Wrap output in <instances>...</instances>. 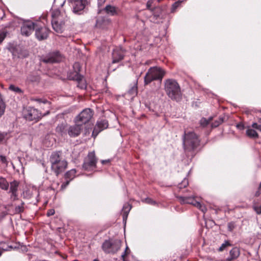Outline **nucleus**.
Masks as SVG:
<instances>
[{
  "mask_svg": "<svg viewBox=\"0 0 261 261\" xmlns=\"http://www.w3.org/2000/svg\"><path fill=\"white\" fill-rule=\"evenodd\" d=\"M49 162L51 169L56 175L64 171L67 166V162L62 159L60 151L53 152L50 156Z\"/></svg>",
  "mask_w": 261,
  "mask_h": 261,
  "instance_id": "nucleus-1",
  "label": "nucleus"
},
{
  "mask_svg": "<svg viewBox=\"0 0 261 261\" xmlns=\"http://www.w3.org/2000/svg\"><path fill=\"white\" fill-rule=\"evenodd\" d=\"M199 143L198 136L194 132L185 130L183 145L186 151L194 150L199 146Z\"/></svg>",
  "mask_w": 261,
  "mask_h": 261,
  "instance_id": "nucleus-2",
  "label": "nucleus"
},
{
  "mask_svg": "<svg viewBox=\"0 0 261 261\" xmlns=\"http://www.w3.org/2000/svg\"><path fill=\"white\" fill-rule=\"evenodd\" d=\"M165 90L168 96L172 99L178 100L181 95L180 87L177 82L173 79L165 82Z\"/></svg>",
  "mask_w": 261,
  "mask_h": 261,
  "instance_id": "nucleus-3",
  "label": "nucleus"
},
{
  "mask_svg": "<svg viewBox=\"0 0 261 261\" xmlns=\"http://www.w3.org/2000/svg\"><path fill=\"white\" fill-rule=\"evenodd\" d=\"M165 74V72L160 68L151 67L144 77L145 85L148 84L153 80H161Z\"/></svg>",
  "mask_w": 261,
  "mask_h": 261,
  "instance_id": "nucleus-4",
  "label": "nucleus"
},
{
  "mask_svg": "<svg viewBox=\"0 0 261 261\" xmlns=\"http://www.w3.org/2000/svg\"><path fill=\"white\" fill-rule=\"evenodd\" d=\"M122 242L120 240H106L102 245V249L106 253L114 254L121 248Z\"/></svg>",
  "mask_w": 261,
  "mask_h": 261,
  "instance_id": "nucleus-5",
  "label": "nucleus"
},
{
  "mask_svg": "<svg viewBox=\"0 0 261 261\" xmlns=\"http://www.w3.org/2000/svg\"><path fill=\"white\" fill-rule=\"evenodd\" d=\"M52 27L53 29L57 33H61L64 29V21L63 16L59 11H55L52 14Z\"/></svg>",
  "mask_w": 261,
  "mask_h": 261,
  "instance_id": "nucleus-6",
  "label": "nucleus"
},
{
  "mask_svg": "<svg viewBox=\"0 0 261 261\" xmlns=\"http://www.w3.org/2000/svg\"><path fill=\"white\" fill-rule=\"evenodd\" d=\"M62 127H63V129H65V132H67L70 137H76L79 136L83 129V126L81 124L76 123L75 124L73 125L66 126L65 127H63V125L59 126L57 127V129L58 130L62 132Z\"/></svg>",
  "mask_w": 261,
  "mask_h": 261,
  "instance_id": "nucleus-7",
  "label": "nucleus"
},
{
  "mask_svg": "<svg viewBox=\"0 0 261 261\" xmlns=\"http://www.w3.org/2000/svg\"><path fill=\"white\" fill-rule=\"evenodd\" d=\"M97 159L94 151L89 153L88 156L85 158L83 165V168L87 171H91L96 167Z\"/></svg>",
  "mask_w": 261,
  "mask_h": 261,
  "instance_id": "nucleus-8",
  "label": "nucleus"
},
{
  "mask_svg": "<svg viewBox=\"0 0 261 261\" xmlns=\"http://www.w3.org/2000/svg\"><path fill=\"white\" fill-rule=\"evenodd\" d=\"M93 116L92 111L90 109H86L82 111L75 119L76 123L83 124L88 122Z\"/></svg>",
  "mask_w": 261,
  "mask_h": 261,
  "instance_id": "nucleus-9",
  "label": "nucleus"
},
{
  "mask_svg": "<svg viewBox=\"0 0 261 261\" xmlns=\"http://www.w3.org/2000/svg\"><path fill=\"white\" fill-rule=\"evenodd\" d=\"M177 198L178 199L181 203H188L192 204L198 208L203 213H205L207 210L206 207L204 205L201 204L200 202L196 201L194 197L177 196Z\"/></svg>",
  "mask_w": 261,
  "mask_h": 261,
  "instance_id": "nucleus-10",
  "label": "nucleus"
},
{
  "mask_svg": "<svg viewBox=\"0 0 261 261\" xmlns=\"http://www.w3.org/2000/svg\"><path fill=\"white\" fill-rule=\"evenodd\" d=\"M68 1L72 8L73 12L75 14H80L88 4L87 0H68Z\"/></svg>",
  "mask_w": 261,
  "mask_h": 261,
  "instance_id": "nucleus-11",
  "label": "nucleus"
},
{
  "mask_svg": "<svg viewBox=\"0 0 261 261\" xmlns=\"http://www.w3.org/2000/svg\"><path fill=\"white\" fill-rule=\"evenodd\" d=\"M37 26V23H34L31 21H25L23 23L21 28L22 35L29 36Z\"/></svg>",
  "mask_w": 261,
  "mask_h": 261,
  "instance_id": "nucleus-12",
  "label": "nucleus"
},
{
  "mask_svg": "<svg viewBox=\"0 0 261 261\" xmlns=\"http://www.w3.org/2000/svg\"><path fill=\"white\" fill-rule=\"evenodd\" d=\"M49 30L45 27L38 26L35 28V35L39 40L46 39L48 35Z\"/></svg>",
  "mask_w": 261,
  "mask_h": 261,
  "instance_id": "nucleus-13",
  "label": "nucleus"
},
{
  "mask_svg": "<svg viewBox=\"0 0 261 261\" xmlns=\"http://www.w3.org/2000/svg\"><path fill=\"white\" fill-rule=\"evenodd\" d=\"M42 114L36 109L29 108L27 110L25 117L29 120H37L42 117Z\"/></svg>",
  "mask_w": 261,
  "mask_h": 261,
  "instance_id": "nucleus-14",
  "label": "nucleus"
},
{
  "mask_svg": "<svg viewBox=\"0 0 261 261\" xmlns=\"http://www.w3.org/2000/svg\"><path fill=\"white\" fill-rule=\"evenodd\" d=\"M108 127V122L106 119H101L97 121L94 130L92 133V136L94 138L98 135V134L107 128Z\"/></svg>",
  "mask_w": 261,
  "mask_h": 261,
  "instance_id": "nucleus-15",
  "label": "nucleus"
},
{
  "mask_svg": "<svg viewBox=\"0 0 261 261\" xmlns=\"http://www.w3.org/2000/svg\"><path fill=\"white\" fill-rule=\"evenodd\" d=\"M62 60V57L59 53H51L42 59L45 63H54L59 62Z\"/></svg>",
  "mask_w": 261,
  "mask_h": 261,
  "instance_id": "nucleus-16",
  "label": "nucleus"
},
{
  "mask_svg": "<svg viewBox=\"0 0 261 261\" xmlns=\"http://www.w3.org/2000/svg\"><path fill=\"white\" fill-rule=\"evenodd\" d=\"M19 182L16 180L11 182L10 184V191L9 193H11L10 199L12 201H15L18 199V188Z\"/></svg>",
  "mask_w": 261,
  "mask_h": 261,
  "instance_id": "nucleus-17",
  "label": "nucleus"
},
{
  "mask_svg": "<svg viewBox=\"0 0 261 261\" xmlns=\"http://www.w3.org/2000/svg\"><path fill=\"white\" fill-rule=\"evenodd\" d=\"M240 254L239 249L237 247H234L229 251V256L225 261H232L237 259L239 256Z\"/></svg>",
  "mask_w": 261,
  "mask_h": 261,
  "instance_id": "nucleus-18",
  "label": "nucleus"
},
{
  "mask_svg": "<svg viewBox=\"0 0 261 261\" xmlns=\"http://www.w3.org/2000/svg\"><path fill=\"white\" fill-rule=\"evenodd\" d=\"M113 63H115L117 62H118L119 61H121L123 58V54L121 52V51L115 49L113 50Z\"/></svg>",
  "mask_w": 261,
  "mask_h": 261,
  "instance_id": "nucleus-19",
  "label": "nucleus"
},
{
  "mask_svg": "<svg viewBox=\"0 0 261 261\" xmlns=\"http://www.w3.org/2000/svg\"><path fill=\"white\" fill-rule=\"evenodd\" d=\"M77 87L82 89H86V82L85 80L81 76H78L77 77Z\"/></svg>",
  "mask_w": 261,
  "mask_h": 261,
  "instance_id": "nucleus-20",
  "label": "nucleus"
},
{
  "mask_svg": "<svg viewBox=\"0 0 261 261\" xmlns=\"http://www.w3.org/2000/svg\"><path fill=\"white\" fill-rule=\"evenodd\" d=\"M76 172L75 169H71L68 171L65 175V179L71 181L75 177Z\"/></svg>",
  "mask_w": 261,
  "mask_h": 261,
  "instance_id": "nucleus-21",
  "label": "nucleus"
},
{
  "mask_svg": "<svg viewBox=\"0 0 261 261\" xmlns=\"http://www.w3.org/2000/svg\"><path fill=\"white\" fill-rule=\"evenodd\" d=\"M246 135L250 138H257L258 134L254 129L248 128L246 130Z\"/></svg>",
  "mask_w": 261,
  "mask_h": 261,
  "instance_id": "nucleus-22",
  "label": "nucleus"
},
{
  "mask_svg": "<svg viewBox=\"0 0 261 261\" xmlns=\"http://www.w3.org/2000/svg\"><path fill=\"white\" fill-rule=\"evenodd\" d=\"M104 11L110 15H114L116 13V10L115 7L111 5L107 6L104 9Z\"/></svg>",
  "mask_w": 261,
  "mask_h": 261,
  "instance_id": "nucleus-23",
  "label": "nucleus"
},
{
  "mask_svg": "<svg viewBox=\"0 0 261 261\" xmlns=\"http://www.w3.org/2000/svg\"><path fill=\"white\" fill-rule=\"evenodd\" d=\"M130 209H131V206L128 203H126L124 205V206L123 207V209H122L123 213V219H124L125 218H126L127 217L128 212H129Z\"/></svg>",
  "mask_w": 261,
  "mask_h": 261,
  "instance_id": "nucleus-24",
  "label": "nucleus"
},
{
  "mask_svg": "<svg viewBox=\"0 0 261 261\" xmlns=\"http://www.w3.org/2000/svg\"><path fill=\"white\" fill-rule=\"evenodd\" d=\"M9 188V184L6 179L3 177H0V188L7 190Z\"/></svg>",
  "mask_w": 261,
  "mask_h": 261,
  "instance_id": "nucleus-25",
  "label": "nucleus"
},
{
  "mask_svg": "<svg viewBox=\"0 0 261 261\" xmlns=\"http://www.w3.org/2000/svg\"><path fill=\"white\" fill-rule=\"evenodd\" d=\"M5 104L3 100L2 96L0 94V117L4 115L5 111Z\"/></svg>",
  "mask_w": 261,
  "mask_h": 261,
  "instance_id": "nucleus-26",
  "label": "nucleus"
},
{
  "mask_svg": "<svg viewBox=\"0 0 261 261\" xmlns=\"http://www.w3.org/2000/svg\"><path fill=\"white\" fill-rule=\"evenodd\" d=\"M9 89L10 90L13 91L17 93H22V90L18 87H16L14 85H10Z\"/></svg>",
  "mask_w": 261,
  "mask_h": 261,
  "instance_id": "nucleus-27",
  "label": "nucleus"
},
{
  "mask_svg": "<svg viewBox=\"0 0 261 261\" xmlns=\"http://www.w3.org/2000/svg\"><path fill=\"white\" fill-rule=\"evenodd\" d=\"M258 121L260 124H258L256 122H253L251 125V127L253 128L256 129L261 132V118L258 119Z\"/></svg>",
  "mask_w": 261,
  "mask_h": 261,
  "instance_id": "nucleus-28",
  "label": "nucleus"
},
{
  "mask_svg": "<svg viewBox=\"0 0 261 261\" xmlns=\"http://www.w3.org/2000/svg\"><path fill=\"white\" fill-rule=\"evenodd\" d=\"M231 246L230 243L228 241H225L218 249L219 251H223L227 247Z\"/></svg>",
  "mask_w": 261,
  "mask_h": 261,
  "instance_id": "nucleus-29",
  "label": "nucleus"
},
{
  "mask_svg": "<svg viewBox=\"0 0 261 261\" xmlns=\"http://www.w3.org/2000/svg\"><path fill=\"white\" fill-rule=\"evenodd\" d=\"M7 34V32L4 30H0V44L5 38Z\"/></svg>",
  "mask_w": 261,
  "mask_h": 261,
  "instance_id": "nucleus-30",
  "label": "nucleus"
},
{
  "mask_svg": "<svg viewBox=\"0 0 261 261\" xmlns=\"http://www.w3.org/2000/svg\"><path fill=\"white\" fill-rule=\"evenodd\" d=\"M223 121V119L222 118H219L218 120H215L214 122L212 124V127H216L221 124Z\"/></svg>",
  "mask_w": 261,
  "mask_h": 261,
  "instance_id": "nucleus-31",
  "label": "nucleus"
},
{
  "mask_svg": "<svg viewBox=\"0 0 261 261\" xmlns=\"http://www.w3.org/2000/svg\"><path fill=\"white\" fill-rule=\"evenodd\" d=\"M211 118H210L208 120L206 119L205 118H202L200 121V124L203 127L206 126L211 120Z\"/></svg>",
  "mask_w": 261,
  "mask_h": 261,
  "instance_id": "nucleus-32",
  "label": "nucleus"
},
{
  "mask_svg": "<svg viewBox=\"0 0 261 261\" xmlns=\"http://www.w3.org/2000/svg\"><path fill=\"white\" fill-rule=\"evenodd\" d=\"M73 68L74 72L77 74L81 70V66L79 63L76 62L73 65Z\"/></svg>",
  "mask_w": 261,
  "mask_h": 261,
  "instance_id": "nucleus-33",
  "label": "nucleus"
},
{
  "mask_svg": "<svg viewBox=\"0 0 261 261\" xmlns=\"http://www.w3.org/2000/svg\"><path fill=\"white\" fill-rule=\"evenodd\" d=\"M32 100L36 101L39 103H43L44 104H48V105H50V102L46 99H40V98H32Z\"/></svg>",
  "mask_w": 261,
  "mask_h": 261,
  "instance_id": "nucleus-34",
  "label": "nucleus"
},
{
  "mask_svg": "<svg viewBox=\"0 0 261 261\" xmlns=\"http://www.w3.org/2000/svg\"><path fill=\"white\" fill-rule=\"evenodd\" d=\"M24 202H22L20 205H18L15 207V212L17 213H21L23 211Z\"/></svg>",
  "mask_w": 261,
  "mask_h": 261,
  "instance_id": "nucleus-35",
  "label": "nucleus"
},
{
  "mask_svg": "<svg viewBox=\"0 0 261 261\" xmlns=\"http://www.w3.org/2000/svg\"><path fill=\"white\" fill-rule=\"evenodd\" d=\"M253 208L257 214H261V204L258 205L255 203L253 205Z\"/></svg>",
  "mask_w": 261,
  "mask_h": 261,
  "instance_id": "nucleus-36",
  "label": "nucleus"
},
{
  "mask_svg": "<svg viewBox=\"0 0 261 261\" xmlns=\"http://www.w3.org/2000/svg\"><path fill=\"white\" fill-rule=\"evenodd\" d=\"M188 185L187 179H185L181 184L179 185V188L181 189L182 188L186 187Z\"/></svg>",
  "mask_w": 261,
  "mask_h": 261,
  "instance_id": "nucleus-37",
  "label": "nucleus"
},
{
  "mask_svg": "<svg viewBox=\"0 0 261 261\" xmlns=\"http://www.w3.org/2000/svg\"><path fill=\"white\" fill-rule=\"evenodd\" d=\"M153 0H149L146 4L147 9L151 12L153 11V9L151 8V5L153 3Z\"/></svg>",
  "mask_w": 261,
  "mask_h": 261,
  "instance_id": "nucleus-38",
  "label": "nucleus"
},
{
  "mask_svg": "<svg viewBox=\"0 0 261 261\" xmlns=\"http://www.w3.org/2000/svg\"><path fill=\"white\" fill-rule=\"evenodd\" d=\"M129 251V249H128V246H126L124 252L121 255V258H122L123 261H124V258H125V256L127 255V254H128L129 253V251Z\"/></svg>",
  "mask_w": 261,
  "mask_h": 261,
  "instance_id": "nucleus-39",
  "label": "nucleus"
},
{
  "mask_svg": "<svg viewBox=\"0 0 261 261\" xmlns=\"http://www.w3.org/2000/svg\"><path fill=\"white\" fill-rule=\"evenodd\" d=\"M143 202L149 203V204H154L155 203V202L153 201L152 199L149 198H147L145 199H143L142 200Z\"/></svg>",
  "mask_w": 261,
  "mask_h": 261,
  "instance_id": "nucleus-40",
  "label": "nucleus"
},
{
  "mask_svg": "<svg viewBox=\"0 0 261 261\" xmlns=\"http://www.w3.org/2000/svg\"><path fill=\"white\" fill-rule=\"evenodd\" d=\"M179 5V3H178V2L174 3L172 5L171 11L172 12H173L175 10V9L178 7Z\"/></svg>",
  "mask_w": 261,
  "mask_h": 261,
  "instance_id": "nucleus-41",
  "label": "nucleus"
},
{
  "mask_svg": "<svg viewBox=\"0 0 261 261\" xmlns=\"http://www.w3.org/2000/svg\"><path fill=\"white\" fill-rule=\"evenodd\" d=\"M70 180L66 179V181L61 185V189H64L69 184Z\"/></svg>",
  "mask_w": 261,
  "mask_h": 261,
  "instance_id": "nucleus-42",
  "label": "nucleus"
},
{
  "mask_svg": "<svg viewBox=\"0 0 261 261\" xmlns=\"http://www.w3.org/2000/svg\"><path fill=\"white\" fill-rule=\"evenodd\" d=\"M55 214V210L54 209H50L47 211V216H50L54 215Z\"/></svg>",
  "mask_w": 261,
  "mask_h": 261,
  "instance_id": "nucleus-43",
  "label": "nucleus"
},
{
  "mask_svg": "<svg viewBox=\"0 0 261 261\" xmlns=\"http://www.w3.org/2000/svg\"><path fill=\"white\" fill-rule=\"evenodd\" d=\"M234 228L233 224L232 223H229L228 224V228L229 231H232Z\"/></svg>",
  "mask_w": 261,
  "mask_h": 261,
  "instance_id": "nucleus-44",
  "label": "nucleus"
},
{
  "mask_svg": "<svg viewBox=\"0 0 261 261\" xmlns=\"http://www.w3.org/2000/svg\"><path fill=\"white\" fill-rule=\"evenodd\" d=\"M260 194H261V183L260 184V185L257 191L255 193V196H258L260 195Z\"/></svg>",
  "mask_w": 261,
  "mask_h": 261,
  "instance_id": "nucleus-45",
  "label": "nucleus"
},
{
  "mask_svg": "<svg viewBox=\"0 0 261 261\" xmlns=\"http://www.w3.org/2000/svg\"><path fill=\"white\" fill-rule=\"evenodd\" d=\"M1 161L3 163H6L7 160L5 156H1Z\"/></svg>",
  "mask_w": 261,
  "mask_h": 261,
  "instance_id": "nucleus-46",
  "label": "nucleus"
},
{
  "mask_svg": "<svg viewBox=\"0 0 261 261\" xmlns=\"http://www.w3.org/2000/svg\"><path fill=\"white\" fill-rule=\"evenodd\" d=\"M6 134L0 132V141H2L5 137Z\"/></svg>",
  "mask_w": 261,
  "mask_h": 261,
  "instance_id": "nucleus-47",
  "label": "nucleus"
},
{
  "mask_svg": "<svg viewBox=\"0 0 261 261\" xmlns=\"http://www.w3.org/2000/svg\"><path fill=\"white\" fill-rule=\"evenodd\" d=\"M101 163L102 164H106V163H109L110 162V160H102L101 161Z\"/></svg>",
  "mask_w": 261,
  "mask_h": 261,
  "instance_id": "nucleus-48",
  "label": "nucleus"
},
{
  "mask_svg": "<svg viewBox=\"0 0 261 261\" xmlns=\"http://www.w3.org/2000/svg\"><path fill=\"white\" fill-rule=\"evenodd\" d=\"M105 2V0H98V5H102Z\"/></svg>",
  "mask_w": 261,
  "mask_h": 261,
  "instance_id": "nucleus-49",
  "label": "nucleus"
},
{
  "mask_svg": "<svg viewBox=\"0 0 261 261\" xmlns=\"http://www.w3.org/2000/svg\"><path fill=\"white\" fill-rule=\"evenodd\" d=\"M6 250H7V249H2V248H0V256H1V255L3 253V251H6Z\"/></svg>",
  "mask_w": 261,
  "mask_h": 261,
  "instance_id": "nucleus-50",
  "label": "nucleus"
},
{
  "mask_svg": "<svg viewBox=\"0 0 261 261\" xmlns=\"http://www.w3.org/2000/svg\"><path fill=\"white\" fill-rule=\"evenodd\" d=\"M93 261H99L98 259H95L93 260Z\"/></svg>",
  "mask_w": 261,
  "mask_h": 261,
  "instance_id": "nucleus-51",
  "label": "nucleus"
},
{
  "mask_svg": "<svg viewBox=\"0 0 261 261\" xmlns=\"http://www.w3.org/2000/svg\"><path fill=\"white\" fill-rule=\"evenodd\" d=\"M27 55H28V54H27V55H25L23 56V57H27Z\"/></svg>",
  "mask_w": 261,
  "mask_h": 261,
  "instance_id": "nucleus-52",
  "label": "nucleus"
}]
</instances>
